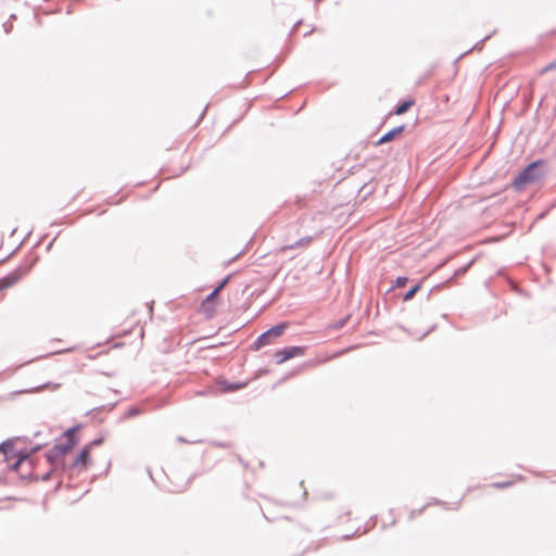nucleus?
<instances>
[{
  "instance_id": "obj_7",
  "label": "nucleus",
  "mask_w": 556,
  "mask_h": 556,
  "mask_svg": "<svg viewBox=\"0 0 556 556\" xmlns=\"http://www.w3.org/2000/svg\"><path fill=\"white\" fill-rule=\"evenodd\" d=\"M405 129L404 125H400L397 127H394L387 131L384 135H382L379 140L376 142V146H380L383 143H387L389 141H392L397 135L402 134Z\"/></svg>"
},
{
  "instance_id": "obj_23",
  "label": "nucleus",
  "mask_w": 556,
  "mask_h": 556,
  "mask_svg": "<svg viewBox=\"0 0 556 556\" xmlns=\"http://www.w3.org/2000/svg\"><path fill=\"white\" fill-rule=\"evenodd\" d=\"M3 27H4L5 33H9V31H10V27L8 26V24H7V23H4V24H3Z\"/></svg>"
},
{
  "instance_id": "obj_12",
  "label": "nucleus",
  "mask_w": 556,
  "mask_h": 556,
  "mask_svg": "<svg viewBox=\"0 0 556 556\" xmlns=\"http://www.w3.org/2000/svg\"><path fill=\"white\" fill-rule=\"evenodd\" d=\"M219 387L223 392H231V391H237V390L241 389L242 387H244V384L243 383H229L226 380H223L219 382Z\"/></svg>"
},
{
  "instance_id": "obj_20",
  "label": "nucleus",
  "mask_w": 556,
  "mask_h": 556,
  "mask_svg": "<svg viewBox=\"0 0 556 556\" xmlns=\"http://www.w3.org/2000/svg\"><path fill=\"white\" fill-rule=\"evenodd\" d=\"M513 484L511 481H504V482H495L492 484V486L496 488V489H504V488H508Z\"/></svg>"
},
{
  "instance_id": "obj_2",
  "label": "nucleus",
  "mask_w": 556,
  "mask_h": 556,
  "mask_svg": "<svg viewBox=\"0 0 556 556\" xmlns=\"http://www.w3.org/2000/svg\"><path fill=\"white\" fill-rule=\"evenodd\" d=\"M543 161H534L526 166L513 180V187L520 190L525 185L534 182L543 177Z\"/></svg>"
},
{
  "instance_id": "obj_9",
  "label": "nucleus",
  "mask_w": 556,
  "mask_h": 556,
  "mask_svg": "<svg viewBox=\"0 0 556 556\" xmlns=\"http://www.w3.org/2000/svg\"><path fill=\"white\" fill-rule=\"evenodd\" d=\"M79 428V425L77 426H73L71 427L70 429H67L65 432H64V438H65V443H73V447L76 445L77 443V438L75 435L77 429Z\"/></svg>"
},
{
  "instance_id": "obj_15",
  "label": "nucleus",
  "mask_w": 556,
  "mask_h": 556,
  "mask_svg": "<svg viewBox=\"0 0 556 556\" xmlns=\"http://www.w3.org/2000/svg\"><path fill=\"white\" fill-rule=\"evenodd\" d=\"M141 414V409L137 406H131L128 408V410L124 414L123 419H129L134 418Z\"/></svg>"
},
{
  "instance_id": "obj_10",
  "label": "nucleus",
  "mask_w": 556,
  "mask_h": 556,
  "mask_svg": "<svg viewBox=\"0 0 556 556\" xmlns=\"http://www.w3.org/2000/svg\"><path fill=\"white\" fill-rule=\"evenodd\" d=\"M414 105L413 100H404L396 104L394 113L397 115L406 113Z\"/></svg>"
},
{
  "instance_id": "obj_14",
  "label": "nucleus",
  "mask_w": 556,
  "mask_h": 556,
  "mask_svg": "<svg viewBox=\"0 0 556 556\" xmlns=\"http://www.w3.org/2000/svg\"><path fill=\"white\" fill-rule=\"evenodd\" d=\"M52 471H53V469L49 470L48 472H46L41 477L34 476L31 472H29L27 475L21 473V477L24 478V479H34V480H39L40 479L42 481H47V480L50 479V477L52 475Z\"/></svg>"
},
{
  "instance_id": "obj_13",
  "label": "nucleus",
  "mask_w": 556,
  "mask_h": 556,
  "mask_svg": "<svg viewBox=\"0 0 556 556\" xmlns=\"http://www.w3.org/2000/svg\"><path fill=\"white\" fill-rule=\"evenodd\" d=\"M420 287H421L420 282L410 287V289L407 290L405 292V294L403 295V301L407 302V301L412 300L415 296V294L419 291Z\"/></svg>"
},
{
  "instance_id": "obj_3",
  "label": "nucleus",
  "mask_w": 556,
  "mask_h": 556,
  "mask_svg": "<svg viewBox=\"0 0 556 556\" xmlns=\"http://www.w3.org/2000/svg\"><path fill=\"white\" fill-rule=\"evenodd\" d=\"M288 325L286 323H280L269 328L265 332L261 333L256 340L252 344V349L257 351L268 344H270L271 338H277L283 333L287 329Z\"/></svg>"
},
{
  "instance_id": "obj_4",
  "label": "nucleus",
  "mask_w": 556,
  "mask_h": 556,
  "mask_svg": "<svg viewBox=\"0 0 556 556\" xmlns=\"http://www.w3.org/2000/svg\"><path fill=\"white\" fill-rule=\"evenodd\" d=\"M31 268V265L24 267L20 266L15 268L13 271L9 273L7 276L0 279V290L10 288L14 286L17 281L22 279L24 275H26Z\"/></svg>"
},
{
  "instance_id": "obj_17",
  "label": "nucleus",
  "mask_w": 556,
  "mask_h": 556,
  "mask_svg": "<svg viewBox=\"0 0 556 556\" xmlns=\"http://www.w3.org/2000/svg\"><path fill=\"white\" fill-rule=\"evenodd\" d=\"M408 281V278L407 277H404V276H400L395 279V283H394V287L396 288H402L404 287Z\"/></svg>"
},
{
  "instance_id": "obj_19",
  "label": "nucleus",
  "mask_w": 556,
  "mask_h": 556,
  "mask_svg": "<svg viewBox=\"0 0 556 556\" xmlns=\"http://www.w3.org/2000/svg\"><path fill=\"white\" fill-rule=\"evenodd\" d=\"M218 293H215V289L205 298L203 305L213 302L217 298Z\"/></svg>"
},
{
  "instance_id": "obj_21",
  "label": "nucleus",
  "mask_w": 556,
  "mask_h": 556,
  "mask_svg": "<svg viewBox=\"0 0 556 556\" xmlns=\"http://www.w3.org/2000/svg\"><path fill=\"white\" fill-rule=\"evenodd\" d=\"M103 441H104V439H103V438H97V439H94V440H93V441H91V442H90V444H89V445H90V448H91L92 446H99V445H101V444L103 443Z\"/></svg>"
},
{
  "instance_id": "obj_16",
  "label": "nucleus",
  "mask_w": 556,
  "mask_h": 556,
  "mask_svg": "<svg viewBox=\"0 0 556 556\" xmlns=\"http://www.w3.org/2000/svg\"><path fill=\"white\" fill-rule=\"evenodd\" d=\"M553 70H556V60H554L553 62H551L547 65H545L544 67H542L540 70L539 74L544 75L545 73L553 71Z\"/></svg>"
},
{
  "instance_id": "obj_5",
  "label": "nucleus",
  "mask_w": 556,
  "mask_h": 556,
  "mask_svg": "<svg viewBox=\"0 0 556 556\" xmlns=\"http://www.w3.org/2000/svg\"><path fill=\"white\" fill-rule=\"evenodd\" d=\"M72 448L73 443H56L46 453V458L48 463L53 466L60 456L67 454Z\"/></svg>"
},
{
  "instance_id": "obj_24",
  "label": "nucleus",
  "mask_w": 556,
  "mask_h": 556,
  "mask_svg": "<svg viewBox=\"0 0 556 556\" xmlns=\"http://www.w3.org/2000/svg\"><path fill=\"white\" fill-rule=\"evenodd\" d=\"M467 267L459 269L457 273H464L466 271Z\"/></svg>"
},
{
  "instance_id": "obj_22",
  "label": "nucleus",
  "mask_w": 556,
  "mask_h": 556,
  "mask_svg": "<svg viewBox=\"0 0 556 556\" xmlns=\"http://www.w3.org/2000/svg\"><path fill=\"white\" fill-rule=\"evenodd\" d=\"M40 447H41L40 445H37V446H35V447H31V450L29 451V453L27 452L28 457L30 456V454L36 453L37 451H39V450H40Z\"/></svg>"
},
{
  "instance_id": "obj_6",
  "label": "nucleus",
  "mask_w": 556,
  "mask_h": 556,
  "mask_svg": "<svg viewBox=\"0 0 556 556\" xmlns=\"http://www.w3.org/2000/svg\"><path fill=\"white\" fill-rule=\"evenodd\" d=\"M304 354V348L302 346H286L281 350H278L275 353V359L277 364H282L288 359H291L296 356H301Z\"/></svg>"
},
{
  "instance_id": "obj_8",
  "label": "nucleus",
  "mask_w": 556,
  "mask_h": 556,
  "mask_svg": "<svg viewBox=\"0 0 556 556\" xmlns=\"http://www.w3.org/2000/svg\"><path fill=\"white\" fill-rule=\"evenodd\" d=\"M89 460H90V445H86L79 452V454L75 458L74 463L71 465V468H75L79 465L86 466Z\"/></svg>"
},
{
  "instance_id": "obj_18",
  "label": "nucleus",
  "mask_w": 556,
  "mask_h": 556,
  "mask_svg": "<svg viewBox=\"0 0 556 556\" xmlns=\"http://www.w3.org/2000/svg\"><path fill=\"white\" fill-rule=\"evenodd\" d=\"M230 276L225 277L217 287H215V293H219L228 283Z\"/></svg>"
},
{
  "instance_id": "obj_1",
  "label": "nucleus",
  "mask_w": 556,
  "mask_h": 556,
  "mask_svg": "<svg viewBox=\"0 0 556 556\" xmlns=\"http://www.w3.org/2000/svg\"><path fill=\"white\" fill-rule=\"evenodd\" d=\"M0 456L8 464L11 470H18V468L27 464L31 469V460H28V454L24 451H17L11 440L4 441L0 444Z\"/></svg>"
},
{
  "instance_id": "obj_25",
  "label": "nucleus",
  "mask_w": 556,
  "mask_h": 556,
  "mask_svg": "<svg viewBox=\"0 0 556 556\" xmlns=\"http://www.w3.org/2000/svg\"><path fill=\"white\" fill-rule=\"evenodd\" d=\"M178 440H179L180 442H185V439H184L182 437H179V438H178Z\"/></svg>"
},
{
  "instance_id": "obj_11",
  "label": "nucleus",
  "mask_w": 556,
  "mask_h": 556,
  "mask_svg": "<svg viewBox=\"0 0 556 556\" xmlns=\"http://www.w3.org/2000/svg\"><path fill=\"white\" fill-rule=\"evenodd\" d=\"M312 241V237H303L299 239L298 241L290 243L285 247L286 250H294L299 248L306 247Z\"/></svg>"
}]
</instances>
